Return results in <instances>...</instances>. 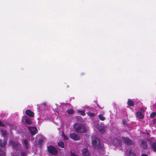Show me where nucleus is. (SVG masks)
<instances>
[{
    "instance_id": "obj_1",
    "label": "nucleus",
    "mask_w": 156,
    "mask_h": 156,
    "mask_svg": "<svg viewBox=\"0 0 156 156\" xmlns=\"http://www.w3.org/2000/svg\"><path fill=\"white\" fill-rule=\"evenodd\" d=\"M92 144L95 151L100 153L104 150V147L102 143L96 135H93L92 137Z\"/></svg>"
},
{
    "instance_id": "obj_2",
    "label": "nucleus",
    "mask_w": 156,
    "mask_h": 156,
    "mask_svg": "<svg viewBox=\"0 0 156 156\" xmlns=\"http://www.w3.org/2000/svg\"><path fill=\"white\" fill-rule=\"evenodd\" d=\"M141 136H144L145 139L139 140L138 141V144L141 148L143 149H146L147 147V145L146 141L147 139L149 137L150 135L147 131L144 132L141 131Z\"/></svg>"
},
{
    "instance_id": "obj_3",
    "label": "nucleus",
    "mask_w": 156,
    "mask_h": 156,
    "mask_svg": "<svg viewBox=\"0 0 156 156\" xmlns=\"http://www.w3.org/2000/svg\"><path fill=\"white\" fill-rule=\"evenodd\" d=\"M47 105L46 103L44 102L41 104V107L40 108H37L38 113L39 115L41 113L40 116L42 114H43V116H44V119H45L51 120L50 115L47 114L46 115L47 112H45V110L46 108Z\"/></svg>"
},
{
    "instance_id": "obj_4",
    "label": "nucleus",
    "mask_w": 156,
    "mask_h": 156,
    "mask_svg": "<svg viewBox=\"0 0 156 156\" xmlns=\"http://www.w3.org/2000/svg\"><path fill=\"white\" fill-rule=\"evenodd\" d=\"M73 127L75 131L77 133H84L87 132V129L85 126L81 123H75Z\"/></svg>"
},
{
    "instance_id": "obj_5",
    "label": "nucleus",
    "mask_w": 156,
    "mask_h": 156,
    "mask_svg": "<svg viewBox=\"0 0 156 156\" xmlns=\"http://www.w3.org/2000/svg\"><path fill=\"white\" fill-rule=\"evenodd\" d=\"M9 144L11 145L13 149L16 151H19L21 149V144L17 142H14L10 140Z\"/></svg>"
},
{
    "instance_id": "obj_6",
    "label": "nucleus",
    "mask_w": 156,
    "mask_h": 156,
    "mask_svg": "<svg viewBox=\"0 0 156 156\" xmlns=\"http://www.w3.org/2000/svg\"><path fill=\"white\" fill-rule=\"evenodd\" d=\"M111 144L116 147H118L120 149L122 146V143L120 140L117 138H114L111 140Z\"/></svg>"
},
{
    "instance_id": "obj_7",
    "label": "nucleus",
    "mask_w": 156,
    "mask_h": 156,
    "mask_svg": "<svg viewBox=\"0 0 156 156\" xmlns=\"http://www.w3.org/2000/svg\"><path fill=\"white\" fill-rule=\"evenodd\" d=\"M21 142L24 148L26 149L27 151H28L30 148V145L29 140H27V139H24L21 140Z\"/></svg>"
},
{
    "instance_id": "obj_8",
    "label": "nucleus",
    "mask_w": 156,
    "mask_h": 156,
    "mask_svg": "<svg viewBox=\"0 0 156 156\" xmlns=\"http://www.w3.org/2000/svg\"><path fill=\"white\" fill-rule=\"evenodd\" d=\"M48 152L51 154L55 155L57 154L58 151L56 148L54 147L49 146L48 147Z\"/></svg>"
},
{
    "instance_id": "obj_9",
    "label": "nucleus",
    "mask_w": 156,
    "mask_h": 156,
    "mask_svg": "<svg viewBox=\"0 0 156 156\" xmlns=\"http://www.w3.org/2000/svg\"><path fill=\"white\" fill-rule=\"evenodd\" d=\"M156 139L154 137H152L150 140V144L153 149L154 152H156Z\"/></svg>"
},
{
    "instance_id": "obj_10",
    "label": "nucleus",
    "mask_w": 156,
    "mask_h": 156,
    "mask_svg": "<svg viewBox=\"0 0 156 156\" xmlns=\"http://www.w3.org/2000/svg\"><path fill=\"white\" fill-rule=\"evenodd\" d=\"M69 137L70 138L75 141L79 140L80 139V136L75 133H70L69 134Z\"/></svg>"
},
{
    "instance_id": "obj_11",
    "label": "nucleus",
    "mask_w": 156,
    "mask_h": 156,
    "mask_svg": "<svg viewBox=\"0 0 156 156\" xmlns=\"http://www.w3.org/2000/svg\"><path fill=\"white\" fill-rule=\"evenodd\" d=\"M122 139L126 144L129 146H133V142L129 138L127 137H123Z\"/></svg>"
},
{
    "instance_id": "obj_12",
    "label": "nucleus",
    "mask_w": 156,
    "mask_h": 156,
    "mask_svg": "<svg viewBox=\"0 0 156 156\" xmlns=\"http://www.w3.org/2000/svg\"><path fill=\"white\" fill-rule=\"evenodd\" d=\"M27 128L32 135H34L37 133V129L36 127L34 126L31 127L28 126H27Z\"/></svg>"
},
{
    "instance_id": "obj_13",
    "label": "nucleus",
    "mask_w": 156,
    "mask_h": 156,
    "mask_svg": "<svg viewBox=\"0 0 156 156\" xmlns=\"http://www.w3.org/2000/svg\"><path fill=\"white\" fill-rule=\"evenodd\" d=\"M144 113L142 112L139 110L136 112L135 115L137 118L139 119H142L144 117Z\"/></svg>"
},
{
    "instance_id": "obj_14",
    "label": "nucleus",
    "mask_w": 156,
    "mask_h": 156,
    "mask_svg": "<svg viewBox=\"0 0 156 156\" xmlns=\"http://www.w3.org/2000/svg\"><path fill=\"white\" fill-rule=\"evenodd\" d=\"M82 154L83 156H91L90 153L87 148H83L82 151Z\"/></svg>"
},
{
    "instance_id": "obj_15",
    "label": "nucleus",
    "mask_w": 156,
    "mask_h": 156,
    "mask_svg": "<svg viewBox=\"0 0 156 156\" xmlns=\"http://www.w3.org/2000/svg\"><path fill=\"white\" fill-rule=\"evenodd\" d=\"M125 156H136V154L132 152V148L126 150L125 151Z\"/></svg>"
},
{
    "instance_id": "obj_16",
    "label": "nucleus",
    "mask_w": 156,
    "mask_h": 156,
    "mask_svg": "<svg viewBox=\"0 0 156 156\" xmlns=\"http://www.w3.org/2000/svg\"><path fill=\"white\" fill-rule=\"evenodd\" d=\"M136 99L133 100L129 99L128 100L127 104L128 106H133L134 105V103H135Z\"/></svg>"
},
{
    "instance_id": "obj_17",
    "label": "nucleus",
    "mask_w": 156,
    "mask_h": 156,
    "mask_svg": "<svg viewBox=\"0 0 156 156\" xmlns=\"http://www.w3.org/2000/svg\"><path fill=\"white\" fill-rule=\"evenodd\" d=\"M23 121L28 124H31L32 122V121L28 118L26 116L23 117Z\"/></svg>"
},
{
    "instance_id": "obj_18",
    "label": "nucleus",
    "mask_w": 156,
    "mask_h": 156,
    "mask_svg": "<svg viewBox=\"0 0 156 156\" xmlns=\"http://www.w3.org/2000/svg\"><path fill=\"white\" fill-rule=\"evenodd\" d=\"M25 113L27 115L30 117H32L34 116V113L30 110H27Z\"/></svg>"
},
{
    "instance_id": "obj_19",
    "label": "nucleus",
    "mask_w": 156,
    "mask_h": 156,
    "mask_svg": "<svg viewBox=\"0 0 156 156\" xmlns=\"http://www.w3.org/2000/svg\"><path fill=\"white\" fill-rule=\"evenodd\" d=\"M135 104L136 106L138 108L142 105L143 103L140 100L138 99H136Z\"/></svg>"
},
{
    "instance_id": "obj_20",
    "label": "nucleus",
    "mask_w": 156,
    "mask_h": 156,
    "mask_svg": "<svg viewBox=\"0 0 156 156\" xmlns=\"http://www.w3.org/2000/svg\"><path fill=\"white\" fill-rule=\"evenodd\" d=\"M92 124L94 126V127L97 129L99 126L98 122L96 121H93L92 122Z\"/></svg>"
},
{
    "instance_id": "obj_21",
    "label": "nucleus",
    "mask_w": 156,
    "mask_h": 156,
    "mask_svg": "<svg viewBox=\"0 0 156 156\" xmlns=\"http://www.w3.org/2000/svg\"><path fill=\"white\" fill-rule=\"evenodd\" d=\"M101 133H104L105 131V129L103 126H99L97 129Z\"/></svg>"
},
{
    "instance_id": "obj_22",
    "label": "nucleus",
    "mask_w": 156,
    "mask_h": 156,
    "mask_svg": "<svg viewBox=\"0 0 156 156\" xmlns=\"http://www.w3.org/2000/svg\"><path fill=\"white\" fill-rule=\"evenodd\" d=\"M20 155L21 156H27V153H26V151H25H25H20ZM12 156H18L17 155H13Z\"/></svg>"
},
{
    "instance_id": "obj_23",
    "label": "nucleus",
    "mask_w": 156,
    "mask_h": 156,
    "mask_svg": "<svg viewBox=\"0 0 156 156\" xmlns=\"http://www.w3.org/2000/svg\"><path fill=\"white\" fill-rule=\"evenodd\" d=\"M150 126L152 127L156 128V119H153L152 122L151 123Z\"/></svg>"
},
{
    "instance_id": "obj_24",
    "label": "nucleus",
    "mask_w": 156,
    "mask_h": 156,
    "mask_svg": "<svg viewBox=\"0 0 156 156\" xmlns=\"http://www.w3.org/2000/svg\"><path fill=\"white\" fill-rule=\"evenodd\" d=\"M77 112L79 114H80L82 116H84L86 115V114L85 113V110H78L77 111Z\"/></svg>"
},
{
    "instance_id": "obj_25",
    "label": "nucleus",
    "mask_w": 156,
    "mask_h": 156,
    "mask_svg": "<svg viewBox=\"0 0 156 156\" xmlns=\"http://www.w3.org/2000/svg\"><path fill=\"white\" fill-rule=\"evenodd\" d=\"M99 119L101 121H104L105 120V118L103 116V114H99L98 115Z\"/></svg>"
},
{
    "instance_id": "obj_26",
    "label": "nucleus",
    "mask_w": 156,
    "mask_h": 156,
    "mask_svg": "<svg viewBox=\"0 0 156 156\" xmlns=\"http://www.w3.org/2000/svg\"><path fill=\"white\" fill-rule=\"evenodd\" d=\"M58 145L61 148H64V144L63 142L60 141L58 142Z\"/></svg>"
},
{
    "instance_id": "obj_27",
    "label": "nucleus",
    "mask_w": 156,
    "mask_h": 156,
    "mask_svg": "<svg viewBox=\"0 0 156 156\" xmlns=\"http://www.w3.org/2000/svg\"><path fill=\"white\" fill-rule=\"evenodd\" d=\"M74 112V110L73 109H68L67 110V113L69 114H73Z\"/></svg>"
},
{
    "instance_id": "obj_28",
    "label": "nucleus",
    "mask_w": 156,
    "mask_h": 156,
    "mask_svg": "<svg viewBox=\"0 0 156 156\" xmlns=\"http://www.w3.org/2000/svg\"><path fill=\"white\" fill-rule=\"evenodd\" d=\"M88 115L90 117H93L95 115V113L91 112H89L87 113Z\"/></svg>"
},
{
    "instance_id": "obj_29",
    "label": "nucleus",
    "mask_w": 156,
    "mask_h": 156,
    "mask_svg": "<svg viewBox=\"0 0 156 156\" xmlns=\"http://www.w3.org/2000/svg\"><path fill=\"white\" fill-rule=\"evenodd\" d=\"M147 108L144 106H142L140 108V111L144 113V112L145 111Z\"/></svg>"
},
{
    "instance_id": "obj_30",
    "label": "nucleus",
    "mask_w": 156,
    "mask_h": 156,
    "mask_svg": "<svg viewBox=\"0 0 156 156\" xmlns=\"http://www.w3.org/2000/svg\"><path fill=\"white\" fill-rule=\"evenodd\" d=\"M118 131H119L118 129L116 127L114 128L113 130V131L114 132V133L115 134H117V133H118Z\"/></svg>"
},
{
    "instance_id": "obj_31",
    "label": "nucleus",
    "mask_w": 156,
    "mask_h": 156,
    "mask_svg": "<svg viewBox=\"0 0 156 156\" xmlns=\"http://www.w3.org/2000/svg\"><path fill=\"white\" fill-rule=\"evenodd\" d=\"M156 115V113L155 112H153L150 115V117L151 118H153Z\"/></svg>"
},
{
    "instance_id": "obj_32",
    "label": "nucleus",
    "mask_w": 156,
    "mask_h": 156,
    "mask_svg": "<svg viewBox=\"0 0 156 156\" xmlns=\"http://www.w3.org/2000/svg\"><path fill=\"white\" fill-rule=\"evenodd\" d=\"M70 156H78L75 153L71 152H70Z\"/></svg>"
},
{
    "instance_id": "obj_33",
    "label": "nucleus",
    "mask_w": 156,
    "mask_h": 156,
    "mask_svg": "<svg viewBox=\"0 0 156 156\" xmlns=\"http://www.w3.org/2000/svg\"><path fill=\"white\" fill-rule=\"evenodd\" d=\"M63 137L64 139L65 140H67L69 139L68 137L67 136L65 135L64 134Z\"/></svg>"
},
{
    "instance_id": "obj_34",
    "label": "nucleus",
    "mask_w": 156,
    "mask_h": 156,
    "mask_svg": "<svg viewBox=\"0 0 156 156\" xmlns=\"http://www.w3.org/2000/svg\"><path fill=\"white\" fill-rule=\"evenodd\" d=\"M76 119L80 120L81 119H82V118L80 116H77L76 117Z\"/></svg>"
},
{
    "instance_id": "obj_35",
    "label": "nucleus",
    "mask_w": 156,
    "mask_h": 156,
    "mask_svg": "<svg viewBox=\"0 0 156 156\" xmlns=\"http://www.w3.org/2000/svg\"><path fill=\"white\" fill-rule=\"evenodd\" d=\"M123 123L124 126H127V124L124 121H123Z\"/></svg>"
},
{
    "instance_id": "obj_36",
    "label": "nucleus",
    "mask_w": 156,
    "mask_h": 156,
    "mask_svg": "<svg viewBox=\"0 0 156 156\" xmlns=\"http://www.w3.org/2000/svg\"><path fill=\"white\" fill-rule=\"evenodd\" d=\"M153 107L154 108H156V104H154L153 105Z\"/></svg>"
},
{
    "instance_id": "obj_37",
    "label": "nucleus",
    "mask_w": 156,
    "mask_h": 156,
    "mask_svg": "<svg viewBox=\"0 0 156 156\" xmlns=\"http://www.w3.org/2000/svg\"><path fill=\"white\" fill-rule=\"evenodd\" d=\"M141 156H148V155L146 154H143Z\"/></svg>"
},
{
    "instance_id": "obj_38",
    "label": "nucleus",
    "mask_w": 156,
    "mask_h": 156,
    "mask_svg": "<svg viewBox=\"0 0 156 156\" xmlns=\"http://www.w3.org/2000/svg\"><path fill=\"white\" fill-rule=\"evenodd\" d=\"M98 107H99V108H103V107H102V108L100 107L99 105H98Z\"/></svg>"
},
{
    "instance_id": "obj_39",
    "label": "nucleus",
    "mask_w": 156,
    "mask_h": 156,
    "mask_svg": "<svg viewBox=\"0 0 156 156\" xmlns=\"http://www.w3.org/2000/svg\"><path fill=\"white\" fill-rule=\"evenodd\" d=\"M105 156H107V155H105Z\"/></svg>"
}]
</instances>
